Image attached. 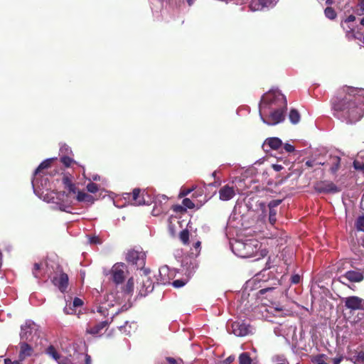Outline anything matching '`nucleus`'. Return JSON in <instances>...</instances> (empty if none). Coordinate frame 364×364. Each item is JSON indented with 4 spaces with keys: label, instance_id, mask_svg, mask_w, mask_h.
<instances>
[{
    "label": "nucleus",
    "instance_id": "49530a36",
    "mask_svg": "<svg viewBox=\"0 0 364 364\" xmlns=\"http://www.w3.org/2000/svg\"><path fill=\"white\" fill-rule=\"evenodd\" d=\"M192 191H193L192 188H183L181 191L179 196L181 197L186 196L188 195Z\"/></svg>",
    "mask_w": 364,
    "mask_h": 364
},
{
    "label": "nucleus",
    "instance_id": "1a4fd4ad",
    "mask_svg": "<svg viewBox=\"0 0 364 364\" xmlns=\"http://www.w3.org/2000/svg\"><path fill=\"white\" fill-rule=\"evenodd\" d=\"M69 278L66 273L60 271L59 275L53 277L52 279L53 284L58 288V289L64 293L67 291L68 287Z\"/></svg>",
    "mask_w": 364,
    "mask_h": 364
},
{
    "label": "nucleus",
    "instance_id": "58836bf2",
    "mask_svg": "<svg viewBox=\"0 0 364 364\" xmlns=\"http://www.w3.org/2000/svg\"><path fill=\"white\" fill-rule=\"evenodd\" d=\"M182 204L187 208L192 209L195 207L194 203L189 198H186L183 200Z\"/></svg>",
    "mask_w": 364,
    "mask_h": 364
},
{
    "label": "nucleus",
    "instance_id": "c03bdc74",
    "mask_svg": "<svg viewBox=\"0 0 364 364\" xmlns=\"http://www.w3.org/2000/svg\"><path fill=\"white\" fill-rule=\"evenodd\" d=\"M300 279H301V278L299 274H294V275L291 276V282L292 284H296L300 282Z\"/></svg>",
    "mask_w": 364,
    "mask_h": 364
},
{
    "label": "nucleus",
    "instance_id": "f704fd0d",
    "mask_svg": "<svg viewBox=\"0 0 364 364\" xmlns=\"http://www.w3.org/2000/svg\"><path fill=\"white\" fill-rule=\"evenodd\" d=\"M355 227L358 230L364 231V215L358 218L355 222Z\"/></svg>",
    "mask_w": 364,
    "mask_h": 364
},
{
    "label": "nucleus",
    "instance_id": "7ed1b4c3",
    "mask_svg": "<svg viewBox=\"0 0 364 364\" xmlns=\"http://www.w3.org/2000/svg\"><path fill=\"white\" fill-rule=\"evenodd\" d=\"M260 247L259 242L257 240H247L245 241H237L234 246L235 254L242 258H249L255 256Z\"/></svg>",
    "mask_w": 364,
    "mask_h": 364
},
{
    "label": "nucleus",
    "instance_id": "bf43d9fd",
    "mask_svg": "<svg viewBox=\"0 0 364 364\" xmlns=\"http://www.w3.org/2000/svg\"><path fill=\"white\" fill-rule=\"evenodd\" d=\"M200 245H201V242H200V241H198V242H196L195 243V245H194V247H195L196 249H198V248H199V247H200Z\"/></svg>",
    "mask_w": 364,
    "mask_h": 364
},
{
    "label": "nucleus",
    "instance_id": "a878e982",
    "mask_svg": "<svg viewBox=\"0 0 364 364\" xmlns=\"http://www.w3.org/2000/svg\"><path fill=\"white\" fill-rule=\"evenodd\" d=\"M107 196V191L104 188H101L97 184L92 183V201L99 198H105Z\"/></svg>",
    "mask_w": 364,
    "mask_h": 364
},
{
    "label": "nucleus",
    "instance_id": "09e8293b",
    "mask_svg": "<svg viewBox=\"0 0 364 364\" xmlns=\"http://www.w3.org/2000/svg\"><path fill=\"white\" fill-rule=\"evenodd\" d=\"M274 289L273 287H267V288H264V289H261L259 291H258V294L259 295H263L264 294H266L267 292L268 291H272Z\"/></svg>",
    "mask_w": 364,
    "mask_h": 364
},
{
    "label": "nucleus",
    "instance_id": "ea45409f",
    "mask_svg": "<svg viewBox=\"0 0 364 364\" xmlns=\"http://www.w3.org/2000/svg\"><path fill=\"white\" fill-rule=\"evenodd\" d=\"M60 161L66 167H69L73 162V160L69 156H63L60 159Z\"/></svg>",
    "mask_w": 364,
    "mask_h": 364
},
{
    "label": "nucleus",
    "instance_id": "473e14b6",
    "mask_svg": "<svg viewBox=\"0 0 364 364\" xmlns=\"http://www.w3.org/2000/svg\"><path fill=\"white\" fill-rule=\"evenodd\" d=\"M324 14L325 16L331 21L334 20L336 17L335 11L331 7H327L324 11Z\"/></svg>",
    "mask_w": 364,
    "mask_h": 364
},
{
    "label": "nucleus",
    "instance_id": "c756f323",
    "mask_svg": "<svg viewBox=\"0 0 364 364\" xmlns=\"http://www.w3.org/2000/svg\"><path fill=\"white\" fill-rule=\"evenodd\" d=\"M252 360L250 358L248 353H242L239 355V363L240 364H252Z\"/></svg>",
    "mask_w": 364,
    "mask_h": 364
},
{
    "label": "nucleus",
    "instance_id": "f3484780",
    "mask_svg": "<svg viewBox=\"0 0 364 364\" xmlns=\"http://www.w3.org/2000/svg\"><path fill=\"white\" fill-rule=\"evenodd\" d=\"M168 272L169 269L166 266L159 269L158 275L156 276L158 284L166 285L171 283Z\"/></svg>",
    "mask_w": 364,
    "mask_h": 364
},
{
    "label": "nucleus",
    "instance_id": "6e6552de",
    "mask_svg": "<svg viewBox=\"0 0 364 364\" xmlns=\"http://www.w3.org/2000/svg\"><path fill=\"white\" fill-rule=\"evenodd\" d=\"M232 331L237 336H245L252 333V327L244 321H235L232 323Z\"/></svg>",
    "mask_w": 364,
    "mask_h": 364
},
{
    "label": "nucleus",
    "instance_id": "338daca9",
    "mask_svg": "<svg viewBox=\"0 0 364 364\" xmlns=\"http://www.w3.org/2000/svg\"><path fill=\"white\" fill-rule=\"evenodd\" d=\"M340 361H341V359H340V358H338V359H336V360H335V364H338V363H340Z\"/></svg>",
    "mask_w": 364,
    "mask_h": 364
},
{
    "label": "nucleus",
    "instance_id": "393cba45",
    "mask_svg": "<svg viewBox=\"0 0 364 364\" xmlns=\"http://www.w3.org/2000/svg\"><path fill=\"white\" fill-rule=\"evenodd\" d=\"M55 160V158L47 159L40 164L38 168L34 171V176H38L40 173H44V170L48 169L51 166V164Z\"/></svg>",
    "mask_w": 364,
    "mask_h": 364
},
{
    "label": "nucleus",
    "instance_id": "72a5a7b5",
    "mask_svg": "<svg viewBox=\"0 0 364 364\" xmlns=\"http://www.w3.org/2000/svg\"><path fill=\"white\" fill-rule=\"evenodd\" d=\"M42 264L41 263H35L33 269V274L36 278H40L41 277V270Z\"/></svg>",
    "mask_w": 364,
    "mask_h": 364
},
{
    "label": "nucleus",
    "instance_id": "dca6fc26",
    "mask_svg": "<svg viewBox=\"0 0 364 364\" xmlns=\"http://www.w3.org/2000/svg\"><path fill=\"white\" fill-rule=\"evenodd\" d=\"M282 146V141L277 137L267 138L263 145L262 148L264 151H269L270 149L277 150Z\"/></svg>",
    "mask_w": 364,
    "mask_h": 364
},
{
    "label": "nucleus",
    "instance_id": "e433bc0d",
    "mask_svg": "<svg viewBox=\"0 0 364 364\" xmlns=\"http://www.w3.org/2000/svg\"><path fill=\"white\" fill-rule=\"evenodd\" d=\"M188 280L187 279H176L174 280L173 282H172V285L175 287V288H180V287H183L186 283H187Z\"/></svg>",
    "mask_w": 364,
    "mask_h": 364
},
{
    "label": "nucleus",
    "instance_id": "cd10ccee",
    "mask_svg": "<svg viewBox=\"0 0 364 364\" xmlns=\"http://www.w3.org/2000/svg\"><path fill=\"white\" fill-rule=\"evenodd\" d=\"M32 330L31 325H25L21 326V338L22 340H28L29 336L31 334Z\"/></svg>",
    "mask_w": 364,
    "mask_h": 364
},
{
    "label": "nucleus",
    "instance_id": "ddd939ff",
    "mask_svg": "<svg viewBox=\"0 0 364 364\" xmlns=\"http://www.w3.org/2000/svg\"><path fill=\"white\" fill-rule=\"evenodd\" d=\"M278 0H252L250 4L251 11H259L264 7H272L276 5Z\"/></svg>",
    "mask_w": 364,
    "mask_h": 364
},
{
    "label": "nucleus",
    "instance_id": "b1692460",
    "mask_svg": "<svg viewBox=\"0 0 364 364\" xmlns=\"http://www.w3.org/2000/svg\"><path fill=\"white\" fill-rule=\"evenodd\" d=\"M109 323L107 321H104L95 325L92 328V335L101 336L108 328Z\"/></svg>",
    "mask_w": 364,
    "mask_h": 364
},
{
    "label": "nucleus",
    "instance_id": "052dcab7",
    "mask_svg": "<svg viewBox=\"0 0 364 364\" xmlns=\"http://www.w3.org/2000/svg\"><path fill=\"white\" fill-rule=\"evenodd\" d=\"M90 355L86 354V356H85V363H86V364H90Z\"/></svg>",
    "mask_w": 364,
    "mask_h": 364
},
{
    "label": "nucleus",
    "instance_id": "20e7f679",
    "mask_svg": "<svg viewBox=\"0 0 364 364\" xmlns=\"http://www.w3.org/2000/svg\"><path fill=\"white\" fill-rule=\"evenodd\" d=\"M65 189L68 191V196L75 198L77 201H85L89 197L83 191H79L78 188L73 183V177L70 174H64L62 179Z\"/></svg>",
    "mask_w": 364,
    "mask_h": 364
},
{
    "label": "nucleus",
    "instance_id": "79ce46f5",
    "mask_svg": "<svg viewBox=\"0 0 364 364\" xmlns=\"http://www.w3.org/2000/svg\"><path fill=\"white\" fill-rule=\"evenodd\" d=\"M168 232H169L170 235L173 237L175 236V235H176L175 225L171 222H169L168 225Z\"/></svg>",
    "mask_w": 364,
    "mask_h": 364
},
{
    "label": "nucleus",
    "instance_id": "5701e85b",
    "mask_svg": "<svg viewBox=\"0 0 364 364\" xmlns=\"http://www.w3.org/2000/svg\"><path fill=\"white\" fill-rule=\"evenodd\" d=\"M141 191L140 188H134L132 191V202L134 205H141L146 204V201L144 198L143 195L141 194Z\"/></svg>",
    "mask_w": 364,
    "mask_h": 364
},
{
    "label": "nucleus",
    "instance_id": "39448f33",
    "mask_svg": "<svg viewBox=\"0 0 364 364\" xmlns=\"http://www.w3.org/2000/svg\"><path fill=\"white\" fill-rule=\"evenodd\" d=\"M126 260L128 263L135 265L137 269H142L146 263V254L141 249H132L128 251Z\"/></svg>",
    "mask_w": 364,
    "mask_h": 364
},
{
    "label": "nucleus",
    "instance_id": "5fc2aeb1",
    "mask_svg": "<svg viewBox=\"0 0 364 364\" xmlns=\"http://www.w3.org/2000/svg\"><path fill=\"white\" fill-rule=\"evenodd\" d=\"M173 210L175 211H181V212H183V211H186V208H183V206L181 205H176L173 208Z\"/></svg>",
    "mask_w": 364,
    "mask_h": 364
},
{
    "label": "nucleus",
    "instance_id": "864d4df0",
    "mask_svg": "<svg viewBox=\"0 0 364 364\" xmlns=\"http://www.w3.org/2000/svg\"><path fill=\"white\" fill-rule=\"evenodd\" d=\"M360 328H356L355 331L358 333H363V330L364 331V320L360 323Z\"/></svg>",
    "mask_w": 364,
    "mask_h": 364
},
{
    "label": "nucleus",
    "instance_id": "de8ad7c7",
    "mask_svg": "<svg viewBox=\"0 0 364 364\" xmlns=\"http://www.w3.org/2000/svg\"><path fill=\"white\" fill-rule=\"evenodd\" d=\"M353 165H354V168L355 169L364 171V164H360L359 162L354 161Z\"/></svg>",
    "mask_w": 364,
    "mask_h": 364
},
{
    "label": "nucleus",
    "instance_id": "f257e3e1",
    "mask_svg": "<svg viewBox=\"0 0 364 364\" xmlns=\"http://www.w3.org/2000/svg\"><path fill=\"white\" fill-rule=\"evenodd\" d=\"M330 103L335 117L353 120L360 115L359 107L364 105V88L343 86L332 96Z\"/></svg>",
    "mask_w": 364,
    "mask_h": 364
},
{
    "label": "nucleus",
    "instance_id": "4468645a",
    "mask_svg": "<svg viewBox=\"0 0 364 364\" xmlns=\"http://www.w3.org/2000/svg\"><path fill=\"white\" fill-rule=\"evenodd\" d=\"M318 164L328 166L329 171L335 175L341 168V158L338 156H330L326 162H319Z\"/></svg>",
    "mask_w": 364,
    "mask_h": 364
},
{
    "label": "nucleus",
    "instance_id": "2eb2a0df",
    "mask_svg": "<svg viewBox=\"0 0 364 364\" xmlns=\"http://www.w3.org/2000/svg\"><path fill=\"white\" fill-rule=\"evenodd\" d=\"M46 353L47 355L57 361L58 364H70V360L68 358L61 356L53 345H50L46 349Z\"/></svg>",
    "mask_w": 364,
    "mask_h": 364
},
{
    "label": "nucleus",
    "instance_id": "f8f14e48",
    "mask_svg": "<svg viewBox=\"0 0 364 364\" xmlns=\"http://www.w3.org/2000/svg\"><path fill=\"white\" fill-rule=\"evenodd\" d=\"M125 265L122 263L115 264L112 268V276L114 282L121 284L124 280Z\"/></svg>",
    "mask_w": 364,
    "mask_h": 364
},
{
    "label": "nucleus",
    "instance_id": "774afa93",
    "mask_svg": "<svg viewBox=\"0 0 364 364\" xmlns=\"http://www.w3.org/2000/svg\"><path fill=\"white\" fill-rule=\"evenodd\" d=\"M97 311H98V312H100V313H102V307H99V309H98V310H97Z\"/></svg>",
    "mask_w": 364,
    "mask_h": 364
},
{
    "label": "nucleus",
    "instance_id": "8fccbe9b",
    "mask_svg": "<svg viewBox=\"0 0 364 364\" xmlns=\"http://www.w3.org/2000/svg\"><path fill=\"white\" fill-rule=\"evenodd\" d=\"M4 363L5 364H21V360H14L12 361L10 358H6L4 359Z\"/></svg>",
    "mask_w": 364,
    "mask_h": 364
},
{
    "label": "nucleus",
    "instance_id": "aec40b11",
    "mask_svg": "<svg viewBox=\"0 0 364 364\" xmlns=\"http://www.w3.org/2000/svg\"><path fill=\"white\" fill-rule=\"evenodd\" d=\"M353 27L348 26L352 33L353 36L358 40L363 41L364 43V24L357 25L352 24Z\"/></svg>",
    "mask_w": 364,
    "mask_h": 364
},
{
    "label": "nucleus",
    "instance_id": "e2e57ef3",
    "mask_svg": "<svg viewBox=\"0 0 364 364\" xmlns=\"http://www.w3.org/2000/svg\"><path fill=\"white\" fill-rule=\"evenodd\" d=\"M195 1L196 0H186L188 6H192L194 4Z\"/></svg>",
    "mask_w": 364,
    "mask_h": 364
},
{
    "label": "nucleus",
    "instance_id": "4d7b16f0",
    "mask_svg": "<svg viewBox=\"0 0 364 364\" xmlns=\"http://www.w3.org/2000/svg\"><path fill=\"white\" fill-rule=\"evenodd\" d=\"M234 360V358L232 357V356H229L228 358H227L225 360H224V363L225 364H230L232 361Z\"/></svg>",
    "mask_w": 364,
    "mask_h": 364
},
{
    "label": "nucleus",
    "instance_id": "6e6d98bb",
    "mask_svg": "<svg viewBox=\"0 0 364 364\" xmlns=\"http://www.w3.org/2000/svg\"><path fill=\"white\" fill-rule=\"evenodd\" d=\"M272 167L276 171H279L283 168V166L279 164H273Z\"/></svg>",
    "mask_w": 364,
    "mask_h": 364
},
{
    "label": "nucleus",
    "instance_id": "a19ab883",
    "mask_svg": "<svg viewBox=\"0 0 364 364\" xmlns=\"http://www.w3.org/2000/svg\"><path fill=\"white\" fill-rule=\"evenodd\" d=\"M103 239L99 235H92V245H102Z\"/></svg>",
    "mask_w": 364,
    "mask_h": 364
},
{
    "label": "nucleus",
    "instance_id": "37998d69",
    "mask_svg": "<svg viewBox=\"0 0 364 364\" xmlns=\"http://www.w3.org/2000/svg\"><path fill=\"white\" fill-rule=\"evenodd\" d=\"M357 14L359 15L364 14V0L358 4V8L357 9Z\"/></svg>",
    "mask_w": 364,
    "mask_h": 364
},
{
    "label": "nucleus",
    "instance_id": "69168bd1",
    "mask_svg": "<svg viewBox=\"0 0 364 364\" xmlns=\"http://www.w3.org/2000/svg\"><path fill=\"white\" fill-rule=\"evenodd\" d=\"M361 206H362V208H364V193H363V196L362 200H361Z\"/></svg>",
    "mask_w": 364,
    "mask_h": 364
},
{
    "label": "nucleus",
    "instance_id": "a18cd8bd",
    "mask_svg": "<svg viewBox=\"0 0 364 364\" xmlns=\"http://www.w3.org/2000/svg\"><path fill=\"white\" fill-rule=\"evenodd\" d=\"M284 149L287 152L291 153L294 151V146L289 144H285L284 145Z\"/></svg>",
    "mask_w": 364,
    "mask_h": 364
},
{
    "label": "nucleus",
    "instance_id": "4c0bfd02",
    "mask_svg": "<svg viewBox=\"0 0 364 364\" xmlns=\"http://www.w3.org/2000/svg\"><path fill=\"white\" fill-rule=\"evenodd\" d=\"M166 211V208H163L162 207L159 208L156 205H155L152 210V215L154 216H157Z\"/></svg>",
    "mask_w": 364,
    "mask_h": 364
},
{
    "label": "nucleus",
    "instance_id": "3c124183",
    "mask_svg": "<svg viewBox=\"0 0 364 364\" xmlns=\"http://www.w3.org/2000/svg\"><path fill=\"white\" fill-rule=\"evenodd\" d=\"M316 164H318V163H316L315 160H308L305 162L307 167H313Z\"/></svg>",
    "mask_w": 364,
    "mask_h": 364
},
{
    "label": "nucleus",
    "instance_id": "c85d7f7f",
    "mask_svg": "<svg viewBox=\"0 0 364 364\" xmlns=\"http://www.w3.org/2000/svg\"><path fill=\"white\" fill-rule=\"evenodd\" d=\"M134 282L132 277L129 278L125 286L123 287V291L127 294H130L134 291Z\"/></svg>",
    "mask_w": 364,
    "mask_h": 364
},
{
    "label": "nucleus",
    "instance_id": "2f4dec72",
    "mask_svg": "<svg viewBox=\"0 0 364 364\" xmlns=\"http://www.w3.org/2000/svg\"><path fill=\"white\" fill-rule=\"evenodd\" d=\"M179 238L181 241L184 244L187 245L189 242V232L187 230H183L180 232Z\"/></svg>",
    "mask_w": 364,
    "mask_h": 364
},
{
    "label": "nucleus",
    "instance_id": "c9c22d12",
    "mask_svg": "<svg viewBox=\"0 0 364 364\" xmlns=\"http://www.w3.org/2000/svg\"><path fill=\"white\" fill-rule=\"evenodd\" d=\"M312 361L315 364H328L325 360H324V355L323 354H320V355H318L316 356H315L313 359H312Z\"/></svg>",
    "mask_w": 364,
    "mask_h": 364
},
{
    "label": "nucleus",
    "instance_id": "0e129e2a",
    "mask_svg": "<svg viewBox=\"0 0 364 364\" xmlns=\"http://www.w3.org/2000/svg\"><path fill=\"white\" fill-rule=\"evenodd\" d=\"M87 189L89 192H91V182L87 184Z\"/></svg>",
    "mask_w": 364,
    "mask_h": 364
},
{
    "label": "nucleus",
    "instance_id": "680f3d73",
    "mask_svg": "<svg viewBox=\"0 0 364 364\" xmlns=\"http://www.w3.org/2000/svg\"><path fill=\"white\" fill-rule=\"evenodd\" d=\"M100 176H92V181H100Z\"/></svg>",
    "mask_w": 364,
    "mask_h": 364
},
{
    "label": "nucleus",
    "instance_id": "13d9d810",
    "mask_svg": "<svg viewBox=\"0 0 364 364\" xmlns=\"http://www.w3.org/2000/svg\"><path fill=\"white\" fill-rule=\"evenodd\" d=\"M354 21H355V17L353 15H350L347 18L348 22H353Z\"/></svg>",
    "mask_w": 364,
    "mask_h": 364
},
{
    "label": "nucleus",
    "instance_id": "603ef678",
    "mask_svg": "<svg viewBox=\"0 0 364 364\" xmlns=\"http://www.w3.org/2000/svg\"><path fill=\"white\" fill-rule=\"evenodd\" d=\"M166 360L168 363V364H178L177 360L173 358L166 357Z\"/></svg>",
    "mask_w": 364,
    "mask_h": 364
},
{
    "label": "nucleus",
    "instance_id": "9d476101",
    "mask_svg": "<svg viewBox=\"0 0 364 364\" xmlns=\"http://www.w3.org/2000/svg\"><path fill=\"white\" fill-rule=\"evenodd\" d=\"M345 306L350 310H364V300L356 296H348L345 299Z\"/></svg>",
    "mask_w": 364,
    "mask_h": 364
},
{
    "label": "nucleus",
    "instance_id": "423d86ee",
    "mask_svg": "<svg viewBox=\"0 0 364 364\" xmlns=\"http://www.w3.org/2000/svg\"><path fill=\"white\" fill-rule=\"evenodd\" d=\"M314 188L318 193H335L341 191L333 182L329 181L317 182Z\"/></svg>",
    "mask_w": 364,
    "mask_h": 364
},
{
    "label": "nucleus",
    "instance_id": "0eeeda50",
    "mask_svg": "<svg viewBox=\"0 0 364 364\" xmlns=\"http://www.w3.org/2000/svg\"><path fill=\"white\" fill-rule=\"evenodd\" d=\"M144 275L141 276L139 293L141 295L145 296L153 291L154 283L148 275L150 270L145 269H144Z\"/></svg>",
    "mask_w": 364,
    "mask_h": 364
},
{
    "label": "nucleus",
    "instance_id": "9b49d317",
    "mask_svg": "<svg viewBox=\"0 0 364 364\" xmlns=\"http://www.w3.org/2000/svg\"><path fill=\"white\" fill-rule=\"evenodd\" d=\"M236 191L235 187L228 184L222 186L218 191L220 200L228 201L232 199L236 195Z\"/></svg>",
    "mask_w": 364,
    "mask_h": 364
},
{
    "label": "nucleus",
    "instance_id": "a211bd4d",
    "mask_svg": "<svg viewBox=\"0 0 364 364\" xmlns=\"http://www.w3.org/2000/svg\"><path fill=\"white\" fill-rule=\"evenodd\" d=\"M281 200H273L268 204L269 207V222L271 225H274L277 221V210L276 208L281 203Z\"/></svg>",
    "mask_w": 364,
    "mask_h": 364
},
{
    "label": "nucleus",
    "instance_id": "412c9836",
    "mask_svg": "<svg viewBox=\"0 0 364 364\" xmlns=\"http://www.w3.org/2000/svg\"><path fill=\"white\" fill-rule=\"evenodd\" d=\"M33 353L32 347L26 342L20 343L19 360L21 362Z\"/></svg>",
    "mask_w": 364,
    "mask_h": 364
},
{
    "label": "nucleus",
    "instance_id": "7c9ffc66",
    "mask_svg": "<svg viewBox=\"0 0 364 364\" xmlns=\"http://www.w3.org/2000/svg\"><path fill=\"white\" fill-rule=\"evenodd\" d=\"M351 360L355 364H364V352L360 351L356 353L352 358Z\"/></svg>",
    "mask_w": 364,
    "mask_h": 364
},
{
    "label": "nucleus",
    "instance_id": "6ab92c4d",
    "mask_svg": "<svg viewBox=\"0 0 364 364\" xmlns=\"http://www.w3.org/2000/svg\"><path fill=\"white\" fill-rule=\"evenodd\" d=\"M343 277L346 278L350 282H360L364 279L362 272L353 270L346 272Z\"/></svg>",
    "mask_w": 364,
    "mask_h": 364
},
{
    "label": "nucleus",
    "instance_id": "f03ea898",
    "mask_svg": "<svg viewBox=\"0 0 364 364\" xmlns=\"http://www.w3.org/2000/svg\"><path fill=\"white\" fill-rule=\"evenodd\" d=\"M287 102L281 93L269 94L260 103L259 114L262 122L268 125H275L284 120Z\"/></svg>",
    "mask_w": 364,
    "mask_h": 364
},
{
    "label": "nucleus",
    "instance_id": "4be33fe9",
    "mask_svg": "<svg viewBox=\"0 0 364 364\" xmlns=\"http://www.w3.org/2000/svg\"><path fill=\"white\" fill-rule=\"evenodd\" d=\"M83 304V301L81 299L75 297L73 301V303H70L68 305L67 304L64 308L63 311L66 314H75V310L73 308L82 306Z\"/></svg>",
    "mask_w": 364,
    "mask_h": 364
},
{
    "label": "nucleus",
    "instance_id": "bb28decb",
    "mask_svg": "<svg viewBox=\"0 0 364 364\" xmlns=\"http://www.w3.org/2000/svg\"><path fill=\"white\" fill-rule=\"evenodd\" d=\"M289 118L290 122L296 124L300 121V114L296 109H291L289 112Z\"/></svg>",
    "mask_w": 364,
    "mask_h": 364
}]
</instances>
